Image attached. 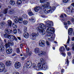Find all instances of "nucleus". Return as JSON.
<instances>
[{
  "instance_id": "obj_56",
  "label": "nucleus",
  "mask_w": 74,
  "mask_h": 74,
  "mask_svg": "<svg viewBox=\"0 0 74 74\" xmlns=\"http://www.w3.org/2000/svg\"><path fill=\"white\" fill-rule=\"evenodd\" d=\"M71 21H72V22H74V18H72L71 19Z\"/></svg>"
},
{
  "instance_id": "obj_15",
  "label": "nucleus",
  "mask_w": 74,
  "mask_h": 74,
  "mask_svg": "<svg viewBox=\"0 0 74 74\" xmlns=\"http://www.w3.org/2000/svg\"><path fill=\"white\" fill-rule=\"evenodd\" d=\"M6 52L7 53L10 54V53H11L12 52V49L11 47H9L8 49L6 50Z\"/></svg>"
},
{
  "instance_id": "obj_10",
  "label": "nucleus",
  "mask_w": 74,
  "mask_h": 74,
  "mask_svg": "<svg viewBox=\"0 0 74 74\" xmlns=\"http://www.w3.org/2000/svg\"><path fill=\"white\" fill-rule=\"evenodd\" d=\"M10 45H14V42L11 40H8V43H6L5 44L6 49H7L10 47Z\"/></svg>"
},
{
  "instance_id": "obj_50",
  "label": "nucleus",
  "mask_w": 74,
  "mask_h": 74,
  "mask_svg": "<svg viewBox=\"0 0 74 74\" xmlns=\"http://www.w3.org/2000/svg\"><path fill=\"white\" fill-rule=\"evenodd\" d=\"M33 67L34 68H37L36 65L35 64H34L33 65Z\"/></svg>"
},
{
  "instance_id": "obj_54",
  "label": "nucleus",
  "mask_w": 74,
  "mask_h": 74,
  "mask_svg": "<svg viewBox=\"0 0 74 74\" xmlns=\"http://www.w3.org/2000/svg\"><path fill=\"white\" fill-rule=\"evenodd\" d=\"M64 72V70L63 69H62L61 70V73H63Z\"/></svg>"
},
{
  "instance_id": "obj_39",
  "label": "nucleus",
  "mask_w": 74,
  "mask_h": 74,
  "mask_svg": "<svg viewBox=\"0 0 74 74\" xmlns=\"http://www.w3.org/2000/svg\"><path fill=\"white\" fill-rule=\"evenodd\" d=\"M13 33L15 34H16L17 33V30L16 29H14L13 30Z\"/></svg>"
},
{
  "instance_id": "obj_64",
  "label": "nucleus",
  "mask_w": 74,
  "mask_h": 74,
  "mask_svg": "<svg viewBox=\"0 0 74 74\" xmlns=\"http://www.w3.org/2000/svg\"><path fill=\"white\" fill-rule=\"evenodd\" d=\"M37 74H43L42 73L39 72L38 73H37Z\"/></svg>"
},
{
  "instance_id": "obj_48",
  "label": "nucleus",
  "mask_w": 74,
  "mask_h": 74,
  "mask_svg": "<svg viewBox=\"0 0 74 74\" xmlns=\"http://www.w3.org/2000/svg\"><path fill=\"white\" fill-rule=\"evenodd\" d=\"M26 52L27 53H29V48H27L26 49Z\"/></svg>"
},
{
  "instance_id": "obj_46",
  "label": "nucleus",
  "mask_w": 74,
  "mask_h": 74,
  "mask_svg": "<svg viewBox=\"0 0 74 74\" xmlns=\"http://www.w3.org/2000/svg\"><path fill=\"white\" fill-rule=\"evenodd\" d=\"M61 55H62L63 56H66V53H61Z\"/></svg>"
},
{
  "instance_id": "obj_45",
  "label": "nucleus",
  "mask_w": 74,
  "mask_h": 74,
  "mask_svg": "<svg viewBox=\"0 0 74 74\" xmlns=\"http://www.w3.org/2000/svg\"><path fill=\"white\" fill-rule=\"evenodd\" d=\"M71 46L72 47H73L72 48V51H74V44H72Z\"/></svg>"
},
{
  "instance_id": "obj_34",
  "label": "nucleus",
  "mask_w": 74,
  "mask_h": 74,
  "mask_svg": "<svg viewBox=\"0 0 74 74\" xmlns=\"http://www.w3.org/2000/svg\"><path fill=\"white\" fill-rule=\"evenodd\" d=\"M22 18H24V19H26L27 18V16L26 14H24L22 16Z\"/></svg>"
},
{
  "instance_id": "obj_59",
  "label": "nucleus",
  "mask_w": 74,
  "mask_h": 74,
  "mask_svg": "<svg viewBox=\"0 0 74 74\" xmlns=\"http://www.w3.org/2000/svg\"><path fill=\"white\" fill-rule=\"evenodd\" d=\"M24 59H25V58L23 57H22L21 58V60H24Z\"/></svg>"
},
{
  "instance_id": "obj_49",
  "label": "nucleus",
  "mask_w": 74,
  "mask_h": 74,
  "mask_svg": "<svg viewBox=\"0 0 74 74\" xmlns=\"http://www.w3.org/2000/svg\"><path fill=\"white\" fill-rule=\"evenodd\" d=\"M46 44H47V45H51L50 44V43H49V42L48 41H47L46 42Z\"/></svg>"
},
{
  "instance_id": "obj_44",
  "label": "nucleus",
  "mask_w": 74,
  "mask_h": 74,
  "mask_svg": "<svg viewBox=\"0 0 74 74\" xmlns=\"http://www.w3.org/2000/svg\"><path fill=\"white\" fill-rule=\"evenodd\" d=\"M70 41V37H69V36H68V38L67 42V44H69V42Z\"/></svg>"
},
{
  "instance_id": "obj_32",
  "label": "nucleus",
  "mask_w": 74,
  "mask_h": 74,
  "mask_svg": "<svg viewBox=\"0 0 74 74\" xmlns=\"http://www.w3.org/2000/svg\"><path fill=\"white\" fill-rule=\"evenodd\" d=\"M8 11V9H4L3 10V12L5 14H7L8 12H7Z\"/></svg>"
},
{
  "instance_id": "obj_14",
  "label": "nucleus",
  "mask_w": 74,
  "mask_h": 74,
  "mask_svg": "<svg viewBox=\"0 0 74 74\" xmlns=\"http://www.w3.org/2000/svg\"><path fill=\"white\" fill-rule=\"evenodd\" d=\"M21 65V64L20 62H16L15 64L14 67L16 69H19V68H20Z\"/></svg>"
},
{
  "instance_id": "obj_37",
  "label": "nucleus",
  "mask_w": 74,
  "mask_h": 74,
  "mask_svg": "<svg viewBox=\"0 0 74 74\" xmlns=\"http://www.w3.org/2000/svg\"><path fill=\"white\" fill-rule=\"evenodd\" d=\"M69 0H62L63 3H68Z\"/></svg>"
},
{
  "instance_id": "obj_40",
  "label": "nucleus",
  "mask_w": 74,
  "mask_h": 74,
  "mask_svg": "<svg viewBox=\"0 0 74 74\" xmlns=\"http://www.w3.org/2000/svg\"><path fill=\"white\" fill-rule=\"evenodd\" d=\"M16 52L17 53H20V50L19 48H18L16 49Z\"/></svg>"
},
{
  "instance_id": "obj_29",
  "label": "nucleus",
  "mask_w": 74,
  "mask_h": 74,
  "mask_svg": "<svg viewBox=\"0 0 74 74\" xmlns=\"http://www.w3.org/2000/svg\"><path fill=\"white\" fill-rule=\"evenodd\" d=\"M8 24L10 26H11V24H12V21H11V20H8Z\"/></svg>"
},
{
  "instance_id": "obj_42",
  "label": "nucleus",
  "mask_w": 74,
  "mask_h": 74,
  "mask_svg": "<svg viewBox=\"0 0 74 74\" xmlns=\"http://www.w3.org/2000/svg\"><path fill=\"white\" fill-rule=\"evenodd\" d=\"M45 1L44 0H40V3H45Z\"/></svg>"
},
{
  "instance_id": "obj_58",
  "label": "nucleus",
  "mask_w": 74,
  "mask_h": 74,
  "mask_svg": "<svg viewBox=\"0 0 74 74\" xmlns=\"http://www.w3.org/2000/svg\"><path fill=\"white\" fill-rule=\"evenodd\" d=\"M17 38H18V40H21V38L20 37H17Z\"/></svg>"
},
{
  "instance_id": "obj_11",
  "label": "nucleus",
  "mask_w": 74,
  "mask_h": 74,
  "mask_svg": "<svg viewBox=\"0 0 74 74\" xmlns=\"http://www.w3.org/2000/svg\"><path fill=\"white\" fill-rule=\"evenodd\" d=\"M5 69V66L3 63H0V72H3L4 71Z\"/></svg>"
},
{
  "instance_id": "obj_47",
  "label": "nucleus",
  "mask_w": 74,
  "mask_h": 74,
  "mask_svg": "<svg viewBox=\"0 0 74 74\" xmlns=\"http://www.w3.org/2000/svg\"><path fill=\"white\" fill-rule=\"evenodd\" d=\"M18 33L19 34H21L22 33V31L20 30L19 29H18Z\"/></svg>"
},
{
  "instance_id": "obj_12",
  "label": "nucleus",
  "mask_w": 74,
  "mask_h": 74,
  "mask_svg": "<svg viewBox=\"0 0 74 74\" xmlns=\"http://www.w3.org/2000/svg\"><path fill=\"white\" fill-rule=\"evenodd\" d=\"M39 45L41 47L45 46V42L43 40H40L39 42Z\"/></svg>"
},
{
  "instance_id": "obj_24",
  "label": "nucleus",
  "mask_w": 74,
  "mask_h": 74,
  "mask_svg": "<svg viewBox=\"0 0 74 74\" xmlns=\"http://www.w3.org/2000/svg\"><path fill=\"white\" fill-rule=\"evenodd\" d=\"M28 14L29 16H33L34 14L33 13V12H32V11L30 10H28Z\"/></svg>"
},
{
  "instance_id": "obj_52",
  "label": "nucleus",
  "mask_w": 74,
  "mask_h": 74,
  "mask_svg": "<svg viewBox=\"0 0 74 74\" xmlns=\"http://www.w3.org/2000/svg\"><path fill=\"white\" fill-rule=\"evenodd\" d=\"M71 40L72 41H74V37H72L71 38Z\"/></svg>"
},
{
  "instance_id": "obj_17",
  "label": "nucleus",
  "mask_w": 74,
  "mask_h": 74,
  "mask_svg": "<svg viewBox=\"0 0 74 74\" xmlns=\"http://www.w3.org/2000/svg\"><path fill=\"white\" fill-rule=\"evenodd\" d=\"M12 62L11 61L8 60L5 63V64L7 66H10L11 65Z\"/></svg>"
},
{
  "instance_id": "obj_33",
  "label": "nucleus",
  "mask_w": 74,
  "mask_h": 74,
  "mask_svg": "<svg viewBox=\"0 0 74 74\" xmlns=\"http://www.w3.org/2000/svg\"><path fill=\"white\" fill-rule=\"evenodd\" d=\"M46 3H47V4H45V7H46L47 8V7H48V6H49V4H50V3L49 2H46Z\"/></svg>"
},
{
  "instance_id": "obj_60",
  "label": "nucleus",
  "mask_w": 74,
  "mask_h": 74,
  "mask_svg": "<svg viewBox=\"0 0 74 74\" xmlns=\"http://www.w3.org/2000/svg\"><path fill=\"white\" fill-rule=\"evenodd\" d=\"M71 5H72V6H73V7H74V3H72Z\"/></svg>"
},
{
  "instance_id": "obj_23",
  "label": "nucleus",
  "mask_w": 74,
  "mask_h": 74,
  "mask_svg": "<svg viewBox=\"0 0 74 74\" xmlns=\"http://www.w3.org/2000/svg\"><path fill=\"white\" fill-rule=\"evenodd\" d=\"M10 3L12 5H14L15 4V2L14 0H10Z\"/></svg>"
},
{
  "instance_id": "obj_57",
  "label": "nucleus",
  "mask_w": 74,
  "mask_h": 74,
  "mask_svg": "<svg viewBox=\"0 0 74 74\" xmlns=\"http://www.w3.org/2000/svg\"><path fill=\"white\" fill-rule=\"evenodd\" d=\"M3 16V14H1V13H0V16L1 17H2Z\"/></svg>"
},
{
  "instance_id": "obj_4",
  "label": "nucleus",
  "mask_w": 74,
  "mask_h": 74,
  "mask_svg": "<svg viewBox=\"0 0 74 74\" xmlns=\"http://www.w3.org/2000/svg\"><path fill=\"white\" fill-rule=\"evenodd\" d=\"M34 52L36 54L38 53L39 56H41L42 55H45L46 53L42 51L40 52V49L38 48H36L34 49Z\"/></svg>"
},
{
  "instance_id": "obj_28",
  "label": "nucleus",
  "mask_w": 74,
  "mask_h": 74,
  "mask_svg": "<svg viewBox=\"0 0 74 74\" xmlns=\"http://www.w3.org/2000/svg\"><path fill=\"white\" fill-rule=\"evenodd\" d=\"M15 12V11H14L13 10H11L8 11V13L9 14H14Z\"/></svg>"
},
{
  "instance_id": "obj_53",
  "label": "nucleus",
  "mask_w": 74,
  "mask_h": 74,
  "mask_svg": "<svg viewBox=\"0 0 74 74\" xmlns=\"http://www.w3.org/2000/svg\"><path fill=\"white\" fill-rule=\"evenodd\" d=\"M68 56H70L71 55V53H70V52H68Z\"/></svg>"
},
{
  "instance_id": "obj_55",
  "label": "nucleus",
  "mask_w": 74,
  "mask_h": 74,
  "mask_svg": "<svg viewBox=\"0 0 74 74\" xmlns=\"http://www.w3.org/2000/svg\"><path fill=\"white\" fill-rule=\"evenodd\" d=\"M13 74H19V73L18 72H16L14 73Z\"/></svg>"
},
{
  "instance_id": "obj_38",
  "label": "nucleus",
  "mask_w": 74,
  "mask_h": 74,
  "mask_svg": "<svg viewBox=\"0 0 74 74\" xmlns=\"http://www.w3.org/2000/svg\"><path fill=\"white\" fill-rule=\"evenodd\" d=\"M47 8V7H46L45 6V5H42L41 7V8H40V9L41 8V9H44V8Z\"/></svg>"
},
{
  "instance_id": "obj_43",
  "label": "nucleus",
  "mask_w": 74,
  "mask_h": 74,
  "mask_svg": "<svg viewBox=\"0 0 74 74\" xmlns=\"http://www.w3.org/2000/svg\"><path fill=\"white\" fill-rule=\"evenodd\" d=\"M32 52L30 51L28 53V55L30 56L32 55Z\"/></svg>"
},
{
  "instance_id": "obj_3",
  "label": "nucleus",
  "mask_w": 74,
  "mask_h": 74,
  "mask_svg": "<svg viewBox=\"0 0 74 74\" xmlns=\"http://www.w3.org/2000/svg\"><path fill=\"white\" fill-rule=\"evenodd\" d=\"M37 66H38V68L41 69L42 70H46L48 69V67L47 65H45L40 62L38 63Z\"/></svg>"
},
{
  "instance_id": "obj_7",
  "label": "nucleus",
  "mask_w": 74,
  "mask_h": 74,
  "mask_svg": "<svg viewBox=\"0 0 74 74\" xmlns=\"http://www.w3.org/2000/svg\"><path fill=\"white\" fill-rule=\"evenodd\" d=\"M14 18L15 19L14 22L16 23H17L18 22H19V23H23V18L21 17H19L18 20V17L15 16L14 17Z\"/></svg>"
},
{
  "instance_id": "obj_16",
  "label": "nucleus",
  "mask_w": 74,
  "mask_h": 74,
  "mask_svg": "<svg viewBox=\"0 0 74 74\" xmlns=\"http://www.w3.org/2000/svg\"><path fill=\"white\" fill-rule=\"evenodd\" d=\"M23 37L25 38H28L29 37V35L28 33L27 32H25L23 34Z\"/></svg>"
},
{
  "instance_id": "obj_63",
  "label": "nucleus",
  "mask_w": 74,
  "mask_h": 74,
  "mask_svg": "<svg viewBox=\"0 0 74 74\" xmlns=\"http://www.w3.org/2000/svg\"><path fill=\"white\" fill-rule=\"evenodd\" d=\"M21 47H23V44H21L20 45Z\"/></svg>"
},
{
  "instance_id": "obj_9",
  "label": "nucleus",
  "mask_w": 74,
  "mask_h": 74,
  "mask_svg": "<svg viewBox=\"0 0 74 74\" xmlns=\"http://www.w3.org/2000/svg\"><path fill=\"white\" fill-rule=\"evenodd\" d=\"M37 30L41 33L42 35H44L45 34V32L44 29H42L40 27H39L37 28Z\"/></svg>"
},
{
  "instance_id": "obj_27",
  "label": "nucleus",
  "mask_w": 74,
  "mask_h": 74,
  "mask_svg": "<svg viewBox=\"0 0 74 74\" xmlns=\"http://www.w3.org/2000/svg\"><path fill=\"white\" fill-rule=\"evenodd\" d=\"M22 4V1L21 0H18L17 1V4L19 5Z\"/></svg>"
},
{
  "instance_id": "obj_20",
  "label": "nucleus",
  "mask_w": 74,
  "mask_h": 74,
  "mask_svg": "<svg viewBox=\"0 0 74 74\" xmlns=\"http://www.w3.org/2000/svg\"><path fill=\"white\" fill-rule=\"evenodd\" d=\"M40 7L38 6H36L34 9V11L35 12H38V11H40Z\"/></svg>"
},
{
  "instance_id": "obj_6",
  "label": "nucleus",
  "mask_w": 74,
  "mask_h": 74,
  "mask_svg": "<svg viewBox=\"0 0 74 74\" xmlns=\"http://www.w3.org/2000/svg\"><path fill=\"white\" fill-rule=\"evenodd\" d=\"M55 10V7L53 6L52 7L50 10H48V8H44V12L45 13H49V14H51L52 12H53V11Z\"/></svg>"
},
{
  "instance_id": "obj_21",
  "label": "nucleus",
  "mask_w": 74,
  "mask_h": 74,
  "mask_svg": "<svg viewBox=\"0 0 74 74\" xmlns=\"http://www.w3.org/2000/svg\"><path fill=\"white\" fill-rule=\"evenodd\" d=\"M73 32V29L72 28H69L68 30V34L69 35H71Z\"/></svg>"
},
{
  "instance_id": "obj_41",
  "label": "nucleus",
  "mask_w": 74,
  "mask_h": 74,
  "mask_svg": "<svg viewBox=\"0 0 74 74\" xmlns=\"http://www.w3.org/2000/svg\"><path fill=\"white\" fill-rule=\"evenodd\" d=\"M4 25V22H1L0 24V26L1 25V27H2L3 26V25Z\"/></svg>"
},
{
  "instance_id": "obj_51",
  "label": "nucleus",
  "mask_w": 74,
  "mask_h": 74,
  "mask_svg": "<svg viewBox=\"0 0 74 74\" xmlns=\"http://www.w3.org/2000/svg\"><path fill=\"white\" fill-rule=\"evenodd\" d=\"M1 50H4V47H3V46L1 45Z\"/></svg>"
},
{
  "instance_id": "obj_18",
  "label": "nucleus",
  "mask_w": 74,
  "mask_h": 74,
  "mask_svg": "<svg viewBox=\"0 0 74 74\" xmlns=\"http://www.w3.org/2000/svg\"><path fill=\"white\" fill-rule=\"evenodd\" d=\"M39 26V27H40L43 30H44V29H46V26L43 23L40 24Z\"/></svg>"
},
{
  "instance_id": "obj_36",
  "label": "nucleus",
  "mask_w": 74,
  "mask_h": 74,
  "mask_svg": "<svg viewBox=\"0 0 74 74\" xmlns=\"http://www.w3.org/2000/svg\"><path fill=\"white\" fill-rule=\"evenodd\" d=\"M27 21L26 20H24L23 22V24L25 25H26L27 24Z\"/></svg>"
},
{
  "instance_id": "obj_26",
  "label": "nucleus",
  "mask_w": 74,
  "mask_h": 74,
  "mask_svg": "<svg viewBox=\"0 0 74 74\" xmlns=\"http://www.w3.org/2000/svg\"><path fill=\"white\" fill-rule=\"evenodd\" d=\"M65 50V48L64 47H62L60 48V52H64Z\"/></svg>"
},
{
  "instance_id": "obj_35",
  "label": "nucleus",
  "mask_w": 74,
  "mask_h": 74,
  "mask_svg": "<svg viewBox=\"0 0 74 74\" xmlns=\"http://www.w3.org/2000/svg\"><path fill=\"white\" fill-rule=\"evenodd\" d=\"M13 28L16 29L17 28V25H16L14 23L13 24Z\"/></svg>"
},
{
  "instance_id": "obj_5",
  "label": "nucleus",
  "mask_w": 74,
  "mask_h": 74,
  "mask_svg": "<svg viewBox=\"0 0 74 74\" xmlns=\"http://www.w3.org/2000/svg\"><path fill=\"white\" fill-rule=\"evenodd\" d=\"M32 62L30 61H28L25 64L23 69L24 70H25L26 69H29L32 67Z\"/></svg>"
},
{
  "instance_id": "obj_1",
  "label": "nucleus",
  "mask_w": 74,
  "mask_h": 74,
  "mask_svg": "<svg viewBox=\"0 0 74 74\" xmlns=\"http://www.w3.org/2000/svg\"><path fill=\"white\" fill-rule=\"evenodd\" d=\"M46 22V24L47 26V32L48 33H49L50 34L48 36V39L49 41H52L55 39V38L53 36V35L52 34V32H55V29L53 27H52L53 26V24L52 21H45Z\"/></svg>"
},
{
  "instance_id": "obj_25",
  "label": "nucleus",
  "mask_w": 74,
  "mask_h": 74,
  "mask_svg": "<svg viewBox=\"0 0 74 74\" xmlns=\"http://www.w3.org/2000/svg\"><path fill=\"white\" fill-rule=\"evenodd\" d=\"M66 62H65V65L66 66V67H67L69 66V60H68V57L67 58V59L65 60Z\"/></svg>"
},
{
  "instance_id": "obj_13",
  "label": "nucleus",
  "mask_w": 74,
  "mask_h": 74,
  "mask_svg": "<svg viewBox=\"0 0 74 74\" xmlns=\"http://www.w3.org/2000/svg\"><path fill=\"white\" fill-rule=\"evenodd\" d=\"M67 10L68 12L71 13H73L74 12V10L71 6H69L67 8Z\"/></svg>"
},
{
  "instance_id": "obj_61",
  "label": "nucleus",
  "mask_w": 74,
  "mask_h": 74,
  "mask_svg": "<svg viewBox=\"0 0 74 74\" xmlns=\"http://www.w3.org/2000/svg\"><path fill=\"white\" fill-rule=\"evenodd\" d=\"M64 25H67V23H66V22H65L64 23Z\"/></svg>"
},
{
  "instance_id": "obj_22",
  "label": "nucleus",
  "mask_w": 74,
  "mask_h": 74,
  "mask_svg": "<svg viewBox=\"0 0 74 74\" xmlns=\"http://www.w3.org/2000/svg\"><path fill=\"white\" fill-rule=\"evenodd\" d=\"M29 20L30 22H34L36 21V18H35V17H32L29 19Z\"/></svg>"
},
{
  "instance_id": "obj_30",
  "label": "nucleus",
  "mask_w": 74,
  "mask_h": 74,
  "mask_svg": "<svg viewBox=\"0 0 74 74\" xmlns=\"http://www.w3.org/2000/svg\"><path fill=\"white\" fill-rule=\"evenodd\" d=\"M64 46H65V49H66V51H69V50H70V48L67 47V46L66 45H64Z\"/></svg>"
},
{
  "instance_id": "obj_31",
  "label": "nucleus",
  "mask_w": 74,
  "mask_h": 74,
  "mask_svg": "<svg viewBox=\"0 0 74 74\" xmlns=\"http://www.w3.org/2000/svg\"><path fill=\"white\" fill-rule=\"evenodd\" d=\"M27 27H24L23 29V31L24 32H25H25H27Z\"/></svg>"
},
{
  "instance_id": "obj_8",
  "label": "nucleus",
  "mask_w": 74,
  "mask_h": 74,
  "mask_svg": "<svg viewBox=\"0 0 74 74\" xmlns=\"http://www.w3.org/2000/svg\"><path fill=\"white\" fill-rule=\"evenodd\" d=\"M38 35H39V34H38V32L36 33H32L31 35L30 38L31 40H34L36 39V37L38 36Z\"/></svg>"
},
{
  "instance_id": "obj_2",
  "label": "nucleus",
  "mask_w": 74,
  "mask_h": 74,
  "mask_svg": "<svg viewBox=\"0 0 74 74\" xmlns=\"http://www.w3.org/2000/svg\"><path fill=\"white\" fill-rule=\"evenodd\" d=\"M5 34H4V37L6 38H8L10 40H12V41H18V39L17 38L14 36H13L12 35H8L9 34H11L12 33V31L8 29H5Z\"/></svg>"
},
{
  "instance_id": "obj_19",
  "label": "nucleus",
  "mask_w": 74,
  "mask_h": 74,
  "mask_svg": "<svg viewBox=\"0 0 74 74\" xmlns=\"http://www.w3.org/2000/svg\"><path fill=\"white\" fill-rule=\"evenodd\" d=\"M40 62H41L42 64H43L45 65H47L46 64V62H45V60H44L43 58H41L40 59Z\"/></svg>"
},
{
  "instance_id": "obj_62",
  "label": "nucleus",
  "mask_w": 74,
  "mask_h": 74,
  "mask_svg": "<svg viewBox=\"0 0 74 74\" xmlns=\"http://www.w3.org/2000/svg\"><path fill=\"white\" fill-rule=\"evenodd\" d=\"M68 23L69 25H70V22L69 21H68Z\"/></svg>"
}]
</instances>
